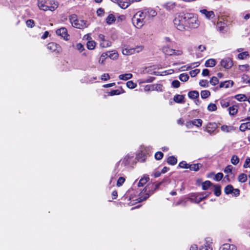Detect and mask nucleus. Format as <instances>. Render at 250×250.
<instances>
[{
  "instance_id": "1",
  "label": "nucleus",
  "mask_w": 250,
  "mask_h": 250,
  "mask_svg": "<svg viewBox=\"0 0 250 250\" xmlns=\"http://www.w3.org/2000/svg\"><path fill=\"white\" fill-rule=\"evenodd\" d=\"M186 13L180 14L176 16L173 20L175 27L180 31L186 30Z\"/></svg>"
},
{
  "instance_id": "2",
  "label": "nucleus",
  "mask_w": 250,
  "mask_h": 250,
  "mask_svg": "<svg viewBox=\"0 0 250 250\" xmlns=\"http://www.w3.org/2000/svg\"><path fill=\"white\" fill-rule=\"evenodd\" d=\"M186 30L188 28H197L200 25V22L196 15L192 13H186Z\"/></svg>"
},
{
  "instance_id": "3",
  "label": "nucleus",
  "mask_w": 250,
  "mask_h": 250,
  "mask_svg": "<svg viewBox=\"0 0 250 250\" xmlns=\"http://www.w3.org/2000/svg\"><path fill=\"white\" fill-rule=\"evenodd\" d=\"M132 22L134 26L138 28H141L146 22L145 16L142 10L137 12L132 18Z\"/></svg>"
},
{
  "instance_id": "4",
  "label": "nucleus",
  "mask_w": 250,
  "mask_h": 250,
  "mask_svg": "<svg viewBox=\"0 0 250 250\" xmlns=\"http://www.w3.org/2000/svg\"><path fill=\"white\" fill-rule=\"evenodd\" d=\"M38 5L39 8L43 11H54L58 7L57 2L47 1L46 0H38Z\"/></svg>"
},
{
  "instance_id": "5",
  "label": "nucleus",
  "mask_w": 250,
  "mask_h": 250,
  "mask_svg": "<svg viewBox=\"0 0 250 250\" xmlns=\"http://www.w3.org/2000/svg\"><path fill=\"white\" fill-rule=\"evenodd\" d=\"M146 23L151 21L154 17H156L157 15V12L151 8L145 7L142 10Z\"/></svg>"
},
{
  "instance_id": "6",
  "label": "nucleus",
  "mask_w": 250,
  "mask_h": 250,
  "mask_svg": "<svg viewBox=\"0 0 250 250\" xmlns=\"http://www.w3.org/2000/svg\"><path fill=\"white\" fill-rule=\"evenodd\" d=\"M144 49L143 46H137L135 48H124L122 50L123 54L125 55H130L135 53H139Z\"/></svg>"
},
{
  "instance_id": "7",
  "label": "nucleus",
  "mask_w": 250,
  "mask_h": 250,
  "mask_svg": "<svg viewBox=\"0 0 250 250\" xmlns=\"http://www.w3.org/2000/svg\"><path fill=\"white\" fill-rule=\"evenodd\" d=\"M144 90L146 92L156 90L157 91H163V85L161 84H153L146 85Z\"/></svg>"
},
{
  "instance_id": "8",
  "label": "nucleus",
  "mask_w": 250,
  "mask_h": 250,
  "mask_svg": "<svg viewBox=\"0 0 250 250\" xmlns=\"http://www.w3.org/2000/svg\"><path fill=\"white\" fill-rule=\"evenodd\" d=\"M89 23L86 21L78 20L72 26L77 28L83 29L87 27Z\"/></svg>"
},
{
  "instance_id": "9",
  "label": "nucleus",
  "mask_w": 250,
  "mask_h": 250,
  "mask_svg": "<svg viewBox=\"0 0 250 250\" xmlns=\"http://www.w3.org/2000/svg\"><path fill=\"white\" fill-rule=\"evenodd\" d=\"M56 33L57 35L60 36L63 38L65 40H68L69 35L67 33V30L65 27H62L56 30Z\"/></svg>"
},
{
  "instance_id": "10",
  "label": "nucleus",
  "mask_w": 250,
  "mask_h": 250,
  "mask_svg": "<svg viewBox=\"0 0 250 250\" xmlns=\"http://www.w3.org/2000/svg\"><path fill=\"white\" fill-rule=\"evenodd\" d=\"M221 65L226 69H229L233 65L231 59L227 58L223 59L220 62Z\"/></svg>"
},
{
  "instance_id": "11",
  "label": "nucleus",
  "mask_w": 250,
  "mask_h": 250,
  "mask_svg": "<svg viewBox=\"0 0 250 250\" xmlns=\"http://www.w3.org/2000/svg\"><path fill=\"white\" fill-rule=\"evenodd\" d=\"M217 125L215 123H208L206 127V131L208 133L213 132L217 128Z\"/></svg>"
},
{
  "instance_id": "12",
  "label": "nucleus",
  "mask_w": 250,
  "mask_h": 250,
  "mask_svg": "<svg viewBox=\"0 0 250 250\" xmlns=\"http://www.w3.org/2000/svg\"><path fill=\"white\" fill-rule=\"evenodd\" d=\"M162 51L166 55H169V56L173 55L175 53V50L170 48L167 46H164L162 48Z\"/></svg>"
},
{
  "instance_id": "13",
  "label": "nucleus",
  "mask_w": 250,
  "mask_h": 250,
  "mask_svg": "<svg viewBox=\"0 0 250 250\" xmlns=\"http://www.w3.org/2000/svg\"><path fill=\"white\" fill-rule=\"evenodd\" d=\"M219 250H236V247L229 244H224L219 249Z\"/></svg>"
},
{
  "instance_id": "14",
  "label": "nucleus",
  "mask_w": 250,
  "mask_h": 250,
  "mask_svg": "<svg viewBox=\"0 0 250 250\" xmlns=\"http://www.w3.org/2000/svg\"><path fill=\"white\" fill-rule=\"evenodd\" d=\"M194 196V195H192L191 200H194V202H195L196 203H199L201 201H202L203 200H204V199L207 198L208 196V195H206V196H204L203 194H198V195H196V196H195L194 199L193 198Z\"/></svg>"
},
{
  "instance_id": "15",
  "label": "nucleus",
  "mask_w": 250,
  "mask_h": 250,
  "mask_svg": "<svg viewBox=\"0 0 250 250\" xmlns=\"http://www.w3.org/2000/svg\"><path fill=\"white\" fill-rule=\"evenodd\" d=\"M200 12L204 15L208 19L213 18L214 17V12L212 11H207L206 9H203L200 10Z\"/></svg>"
},
{
  "instance_id": "16",
  "label": "nucleus",
  "mask_w": 250,
  "mask_h": 250,
  "mask_svg": "<svg viewBox=\"0 0 250 250\" xmlns=\"http://www.w3.org/2000/svg\"><path fill=\"white\" fill-rule=\"evenodd\" d=\"M163 6L167 10H171L175 7L176 3L172 1H169L164 4Z\"/></svg>"
},
{
  "instance_id": "17",
  "label": "nucleus",
  "mask_w": 250,
  "mask_h": 250,
  "mask_svg": "<svg viewBox=\"0 0 250 250\" xmlns=\"http://www.w3.org/2000/svg\"><path fill=\"white\" fill-rule=\"evenodd\" d=\"M233 85V82L231 81H226L220 83L219 88H229L231 87Z\"/></svg>"
},
{
  "instance_id": "18",
  "label": "nucleus",
  "mask_w": 250,
  "mask_h": 250,
  "mask_svg": "<svg viewBox=\"0 0 250 250\" xmlns=\"http://www.w3.org/2000/svg\"><path fill=\"white\" fill-rule=\"evenodd\" d=\"M47 48L51 51H55L60 47L59 45L55 42H50L47 45Z\"/></svg>"
},
{
  "instance_id": "19",
  "label": "nucleus",
  "mask_w": 250,
  "mask_h": 250,
  "mask_svg": "<svg viewBox=\"0 0 250 250\" xmlns=\"http://www.w3.org/2000/svg\"><path fill=\"white\" fill-rule=\"evenodd\" d=\"M247 129H248V130L250 129V122L242 123L241 124V125L240 126V130L241 131L244 132Z\"/></svg>"
},
{
  "instance_id": "20",
  "label": "nucleus",
  "mask_w": 250,
  "mask_h": 250,
  "mask_svg": "<svg viewBox=\"0 0 250 250\" xmlns=\"http://www.w3.org/2000/svg\"><path fill=\"white\" fill-rule=\"evenodd\" d=\"M149 178L148 175H145L143 178H142L139 181L138 186L139 187H143L146 182L149 180Z\"/></svg>"
},
{
  "instance_id": "21",
  "label": "nucleus",
  "mask_w": 250,
  "mask_h": 250,
  "mask_svg": "<svg viewBox=\"0 0 250 250\" xmlns=\"http://www.w3.org/2000/svg\"><path fill=\"white\" fill-rule=\"evenodd\" d=\"M184 96L182 95H176L173 98V100L175 102L177 103H184Z\"/></svg>"
},
{
  "instance_id": "22",
  "label": "nucleus",
  "mask_w": 250,
  "mask_h": 250,
  "mask_svg": "<svg viewBox=\"0 0 250 250\" xmlns=\"http://www.w3.org/2000/svg\"><path fill=\"white\" fill-rule=\"evenodd\" d=\"M216 62L215 59H209L208 60L205 64L206 67H213L215 65Z\"/></svg>"
},
{
  "instance_id": "23",
  "label": "nucleus",
  "mask_w": 250,
  "mask_h": 250,
  "mask_svg": "<svg viewBox=\"0 0 250 250\" xmlns=\"http://www.w3.org/2000/svg\"><path fill=\"white\" fill-rule=\"evenodd\" d=\"M188 96L189 98L195 99L199 97V93L197 91L194 90L188 92Z\"/></svg>"
},
{
  "instance_id": "24",
  "label": "nucleus",
  "mask_w": 250,
  "mask_h": 250,
  "mask_svg": "<svg viewBox=\"0 0 250 250\" xmlns=\"http://www.w3.org/2000/svg\"><path fill=\"white\" fill-rule=\"evenodd\" d=\"M229 111V114L231 115H235L238 111V106L236 105H234L229 107L228 109Z\"/></svg>"
},
{
  "instance_id": "25",
  "label": "nucleus",
  "mask_w": 250,
  "mask_h": 250,
  "mask_svg": "<svg viewBox=\"0 0 250 250\" xmlns=\"http://www.w3.org/2000/svg\"><path fill=\"white\" fill-rule=\"evenodd\" d=\"M203 165L201 164H194L192 165H190L189 166V168L191 170H193L195 171H198L200 167H202Z\"/></svg>"
},
{
  "instance_id": "26",
  "label": "nucleus",
  "mask_w": 250,
  "mask_h": 250,
  "mask_svg": "<svg viewBox=\"0 0 250 250\" xmlns=\"http://www.w3.org/2000/svg\"><path fill=\"white\" fill-rule=\"evenodd\" d=\"M234 98L238 101H246L247 100V97L245 94H239L236 95Z\"/></svg>"
},
{
  "instance_id": "27",
  "label": "nucleus",
  "mask_w": 250,
  "mask_h": 250,
  "mask_svg": "<svg viewBox=\"0 0 250 250\" xmlns=\"http://www.w3.org/2000/svg\"><path fill=\"white\" fill-rule=\"evenodd\" d=\"M132 77V75L131 73H126L124 74H121L119 76V78L122 80H127L130 79Z\"/></svg>"
},
{
  "instance_id": "28",
  "label": "nucleus",
  "mask_w": 250,
  "mask_h": 250,
  "mask_svg": "<svg viewBox=\"0 0 250 250\" xmlns=\"http://www.w3.org/2000/svg\"><path fill=\"white\" fill-rule=\"evenodd\" d=\"M223 131L229 132L234 130V127L233 126H228L227 125H223L221 127Z\"/></svg>"
},
{
  "instance_id": "29",
  "label": "nucleus",
  "mask_w": 250,
  "mask_h": 250,
  "mask_svg": "<svg viewBox=\"0 0 250 250\" xmlns=\"http://www.w3.org/2000/svg\"><path fill=\"white\" fill-rule=\"evenodd\" d=\"M214 193L216 196H219L221 194V186L218 185H214Z\"/></svg>"
},
{
  "instance_id": "30",
  "label": "nucleus",
  "mask_w": 250,
  "mask_h": 250,
  "mask_svg": "<svg viewBox=\"0 0 250 250\" xmlns=\"http://www.w3.org/2000/svg\"><path fill=\"white\" fill-rule=\"evenodd\" d=\"M189 124H192V125H195L197 127L201 126L202 124V121L201 119H194L193 121L188 123Z\"/></svg>"
},
{
  "instance_id": "31",
  "label": "nucleus",
  "mask_w": 250,
  "mask_h": 250,
  "mask_svg": "<svg viewBox=\"0 0 250 250\" xmlns=\"http://www.w3.org/2000/svg\"><path fill=\"white\" fill-rule=\"evenodd\" d=\"M115 21V17L113 14H109L106 19V23L110 25Z\"/></svg>"
},
{
  "instance_id": "32",
  "label": "nucleus",
  "mask_w": 250,
  "mask_h": 250,
  "mask_svg": "<svg viewBox=\"0 0 250 250\" xmlns=\"http://www.w3.org/2000/svg\"><path fill=\"white\" fill-rule=\"evenodd\" d=\"M167 162L169 165H174L177 163V160L175 157L171 156L167 158Z\"/></svg>"
},
{
  "instance_id": "33",
  "label": "nucleus",
  "mask_w": 250,
  "mask_h": 250,
  "mask_svg": "<svg viewBox=\"0 0 250 250\" xmlns=\"http://www.w3.org/2000/svg\"><path fill=\"white\" fill-rule=\"evenodd\" d=\"M238 180L241 183H244L247 180V176L245 173H241L238 176Z\"/></svg>"
},
{
  "instance_id": "34",
  "label": "nucleus",
  "mask_w": 250,
  "mask_h": 250,
  "mask_svg": "<svg viewBox=\"0 0 250 250\" xmlns=\"http://www.w3.org/2000/svg\"><path fill=\"white\" fill-rule=\"evenodd\" d=\"M233 190V187L231 185L227 186L225 189L224 191L226 194H232Z\"/></svg>"
},
{
  "instance_id": "35",
  "label": "nucleus",
  "mask_w": 250,
  "mask_h": 250,
  "mask_svg": "<svg viewBox=\"0 0 250 250\" xmlns=\"http://www.w3.org/2000/svg\"><path fill=\"white\" fill-rule=\"evenodd\" d=\"M212 185H213V184L209 181H206L202 184V189L203 190H207Z\"/></svg>"
},
{
  "instance_id": "36",
  "label": "nucleus",
  "mask_w": 250,
  "mask_h": 250,
  "mask_svg": "<svg viewBox=\"0 0 250 250\" xmlns=\"http://www.w3.org/2000/svg\"><path fill=\"white\" fill-rule=\"evenodd\" d=\"M105 55L111 59H116L118 57V53L114 51L105 53Z\"/></svg>"
},
{
  "instance_id": "37",
  "label": "nucleus",
  "mask_w": 250,
  "mask_h": 250,
  "mask_svg": "<svg viewBox=\"0 0 250 250\" xmlns=\"http://www.w3.org/2000/svg\"><path fill=\"white\" fill-rule=\"evenodd\" d=\"M239 161L240 159L239 157L235 155H232L230 160L231 163L234 165H237L239 163Z\"/></svg>"
},
{
  "instance_id": "38",
  "label": "nucleus",
  "mask_w": 250,
  "mask_h": 250,
  "mask_svg": "<svg viewBox=\"0 0 250 250\" xmlns=\"http://www.w3.org/2000/svg\"><path fill=\"white\" fill-rule=\"evenodd\" d=\"M120 7L123 9H125L128 7L130 4L129 2L126 1H119L117 2Z\"/></svg>"
},
{
  "instance_id": "39",
  "label": "nucleus",
  "mask_w": 250,
  "mask_h": 250,
  "mask_svg": "<svg viewBox=\"0 0 250 250\" xmlns=\"http://www.w3.org/2000/svg\"><path fill=\"white\" fill-rule=\"evenodd\" d=\"M189 79V76L187 74L183 73L180 75L179 79L182 82H187Z\"/></svg>"
},
{
  "instance_id": "40",
  "label": "nucleus",
  "mask_w": 250,
  "mask_h": 250,
  "mask_svg": "<svg viewBox=\"0 0 250 250\" xmlns=\"http://www.w3.org/2000/svg\"><path fill=\"white\" fill-rule=\"evenodd\" d=\"M210 92L208 90H203L201 92V96L202 98L206 99L209 96Z\"/></svg>"
},
{
  "instance_id": "41",
  "label": "nucleus",
  "mask_w": 250,
  "mask_h": 250,
  "mask_svg": "<svg viewBox=\"0 0 250 250\" xmlns=\"http://www.w3.org/2000/svg\"><path fill=\"white\" fill-rule=\"evenodd\" d=\"M250 65L249 64L240 65L239 66V69L242 71H248Z\"/></svg>"
},
{
  "instance_id": "42",
  "label": "nucleus",
  "mask_w": 250,
  "mask_h": 250,
  "mask_svg": "<svg viewBox=\"0 0 250 250\" xmlns=\"http://www.w3.org/2000/svg\"><path fill=\"white\" fill-rule=\"evenodd\" d=\"M233 168V167L231 165H228L225 167L224 172L227 174H232Z\"/></svg>"
},
{
  "instance_id": "43",
  "label": "nucleus",
  "mask_w": 250,
  "mask_h": 250,
  "mask_svg": "<svg viewBox=\"0 0 250 250\" xmlns=\"http://www.w3.org/2000/svg\"><path fill=\"white\" fill-rule=\"evenodd\" d=\"M96 43L94 41H88L87 43V47L88 49H93L95 47Z\"/></svg>"
},
{
  "instance_id": "44",
  "label": "nucleus",
  "mask_w": 250,
  "mask_h": 250,
  "mask_svg": "<svg viewBox=\"0 0 250 250\" xmlns=\"http://www.w3.org/2000/svg\"><path fill=\"white\" fill-rule=\"evenodd\" d=\"M249 56V54L248 52L247 51H245V52H243L241 53H239L238 55V57L240 59L243 60V59H245L247 58V57H248Z\"/></svg>"
},
{
  "instance_id": "45",
  "label": "nucleus",
  "mask_w": 250,
  "mask_h": 250,
  "mask_svg": "<svg viewBox=\"0 0 250 250\" xmlns=\"http://www.w3.org/2000/svg\"><path fill=\"white\" fill-rule=\"evenodd\" d=\"M126 86L129 88L133 89L137 86V84L133 83L132 81H129L126 83Z\"/></svg>"
},
{
  "instance_id": "46",
  "label": "nucleus",
  "mask_w": 250,
  "mask_h": 250,
  "mask_svg": "<svg viewBox=\"0 0 250 250\" xmlns=\"http://www.w3.org/2000/svg\"><path fill=\"white\" fill-rule=\"evenodd\" d=\"M220 104L222 107L226 108L229 105V102L227 100H222L220 101Z\"/></svg>"
},
{
  "instance_id": "47",
  "label": "nucleus",
  "mask_w": 250,
  "mask_h": 250,
  "mask_svg": "<svg viewBox=\"0 0 250 250\" xmlns=\"http://www.w3.org/2000/svg\"><path fill=\"white\" fill-rule=\"evenodd\" d=\"M208 109L210 111H214L217 110V106L215 104L210 103L208 104Z\"/></svg>"
},
{
  "instance_id": "48",
  "label": "nucleus",
  "mask_w": 250,
  "mask_h": 250,
  "mask_svg": "<svg viewBox=\"0 0 250 250\" xmlns=\"http://www.w3.org/2000/svg\"><path fill=\"white\" fill-rule=\"evenodd\" d=\"M242 79L244 83H248L250 86V78L247 75H243Z\"/></svg>"
},
{
  "instance_id": "49",
  "label": "nucleus",
  "mask_w": 250,
  "mask_h": 250,
  "mask_svg": "<svg viewBox=\"0 0 250 250\" xmlns=\"http://www.w3.org/2000/svg\"><path fill=\"white\" fill-rule=\"evenodd\" d=\"M199 85L201 86L207 87L208 86V80H202L199 82Z\"/></svg>"
},
{
  "instance_id": "50",
  "label": "nucleus",
  "mask_w": 250,
  "mask_h": 250,
  "mask_svg": "<svg viewBox=\"0 0 250 250\" xmlns=\"http://www.w3.org/2000/svg\"><path fill=\"white\" fill-rule=\"evenodd\" d=\"M69 20L72 23V25H73V23H74L75 22H77L78 19L77 18L76 15L73 14L69 17Z\"/></svg>"
},
{
  "instance_id": "51",
  "label": "nucleus",
  "mask_w": 250,
  "mask_h": 250,
  "mask_svg": "<svg viewBox=\"0 0 250 250\" xmlns=\"http://www.w3.org/2000/svg\"><path fill=\"white\" fill-rule=\"evenodd\" d=\"M209 82L212 85H215L218 83L219 80L217 77H213L210 80Z\"/></svg>"
},
{
  "instance_id": "52",
  "label": "nucleus",
  "mask_w": 250,
  "mask_h": 250,
  "mask_svg": "<svg viewBox=\"0 0 250 250\" xmlns=\"http://www.w3.org/2000/svg\"><path fill=\"white\" fill-rule=\"evenodd\" d=\"M164 154L161 151L157 152L155 154V158L157 160H161L163 157Z\"/></svg>"
},
{
  "instance_id": "53",
  "label": "nucleus",
  "mask_w": 250,
  "mask_h": 250,
  "mask_svg": "<svg viewBox=\"0 0 250 250\" xmlns=\"http://www.w3.org/2000/svg\"><path fill=\"white\" fill-rule=\"evenodd\" d=\"M179 166L181 168H189L190 165L187 164L185 161H182L179 163Z\"/></svg>"
},
{
  "instance_id": "54",
  "label": "nucleus",
  "mask_w": 250,
  "mask_h": 250,
  "mask_svg": "<svg viewBox=\"0 0 250 250\" xmlns=\"http://www.w3.org/2000/svg\"><path fill=\"white\" fill-rule=\"evenodd\" d=\"M223 177V174L221 172L217 173L214 178V179L217 181H220Z\"/></svg>"
},
{
  "instance_id": "55",
  "label": "nucleus",
  "mask_w": 250,
  "mask_h": 250,
  "mask_svg": "<svg viewBox=\"0 0 250 250\" xmlns=\"http://www.w3.org/2000/svg\"><path fill=\"white\" fill-rule=\"evenodd\" d=\"M125 179L124 177H119L117 182V186L118 187L121 186L123 185V184L125 182Z\"/></svg>"
},
{
  "instance_id": "56",
  "label": "nucleus",
  "mask_w": 250,
  "mask_h": 250,
  "mask_svg": "<svg viewBox=\"0 0 250 250\" xmlns=\"http://www.w3.org/2000/svg\"><path fill=\"white\" fill-rule=\"evenodd\" d=\"M121 93V92L118 89L112 90L110 92L108 93V95L110 96H114L116 95H119Z\"/></svg>"
},
{
  "instance_id": "57",
  "label": "nucleus",
  "mask_w": 250,
  "mask_h": 250,
  "mask_svg": "<svg viewBox=\"0 0 250 250\" xmlns=\"http://www.w3.org/2000/svg\"><path fill=\"white\" fill-rule=\"evenodd\" d=\"M200 72V70L198 69H196L193 70H191L190 71L189 74L192 77H194L196 76Z\"/></svg>"
},
{
  "instance_id": "58",
  "label": "nucleus",
  "mask_w": 250,
  "mask_h": 250,
  "mask_svg": "<svg viewBox=\"0 0 250 250\" xmlns=\"http://www.w3.org/2000/svg\"><path fill=\"white\" fill-rule=\"evenodd\" d=\"M172 86L174 88H177L180 85V83L178 80H174L171 83Z\"/></svg>"
},
{
  "instance_id": "59",
  "label": "nucleus",
  "mask_w": 250,
  "mask_h": 250,
  "mask_svg": "<svg viewBox=\"0 0 250 250\" xmlns=\"http://www.w3.org/2000/svg\"><path fill=\"white\" fill-rule=\"evenodd\" d=\"M26 25L28 27H33L34 25V21L33 20H28L26 21Z\"/></svg>"
},
{
  "instance_id": "60",
  "label": "nucleus",
  "mask_w": 250,
  "mask_h": 250,
  "mask_svg": "<svg viewBox=\"0 0 250 250\" xmlns=\"http://www.w3.org/2000/svg\"><path fill=\"white\" fill-rule=\"evenodd\" d=\"M244 168L250 167V158L246 159L243 165Z\"/></svg>"
},
{
  "instance_id": "61",
  "label": "nucleus",
  "mask_w": 250,
  "mask_h": 250,
  "mask_svg": "<svg viewBox=\"0 0 250 250\" xmlns=\"http://www.w3.org/2000/svg\"><path fill=\"white\" fill-rule=\"evenodd\" d=\"M199 250H212V248L209 247V244H207L201 246Z\"/></svg>"
},
{
  "instance_id": "62",
  "label": "nucleus",
  "mask_w": 250,
  "mask_h": 250,
  "mask_svg": "<svg viewBox=\"0 0 250 250\" xmlns=\"http://www.w3.org/2000/svg\"><path fill=\"white\" fill-rule=\"evenodd\" d=\"M111 42L105 40L104 42H103V43H101L100 45L104 47H106L110 46L111 45Z\"/></svg>"
},
{
  "instance_id": "63",
  "label": "nucleus",
  "mask_w": 250,
  "mask_h": 250,
  "mask_svg": "<svg viewBox=\"0 0 250 250\" xmlns=\"http://www.w3.org/2000/svg\"><path fill=\"white\" fill-rule=\"evenodd\" d=\"M155 77H149L148 78H147L146 79H145L144 80H143L142 81V83H151L154 80H155Z\"/></svg>"
},
{
  "instance_id": "64",
  "label": "nucleus",
  "mask_w": 250,
  "mask_h": 250,
  "mask_svg": "<svg viewBox=\"0 0 250 250\" xmlns=\"http://www.w3.org/2000/svg\"><path fill=\"white\" fill-rule=\"evenodd\" d=\"M76 48L78 49L80 52H82L84 49V47L82 44L79 43L76 45Z\"/></svg>"
}]
</instances>
